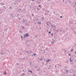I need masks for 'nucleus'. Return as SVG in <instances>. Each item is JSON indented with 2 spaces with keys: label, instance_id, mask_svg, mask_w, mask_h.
I'll list each match as a JSON object with an SVG mask.
<instances>
[{
  "label": "nucleus",
  "instance_id": "2eb2a0df",
  "mask_svg": "<svg viewBox=\"0 0 76 76\" xmlns=\"http://www.w3.org/2000/svg\"><path fill=\"white\" fill-rule=\"evenodd\" d=\"M30 66H31L32 65V64H31V63H32V62H30Z\"/></svg>",
  "mask_w": 76,
  "mask_h": 76
},
{
  "label": "nucleus",
  "instance_id": "20e7f679",
  "mask_svg": "<svg viewBox=\"0 0 76 76\" xmlns=\"http://www.w3.org/2000/svg\"><path fill=\"white\" fill-rule=\"evenodd\" d=\"M18 11L19 12H20L22 11V10L20 9H18Z\"/></svg>",
  "mask_w": 76,
  "mask_h": 76
},
{
  "label": "nucleus",
  "instance_id": "09e8293b",
  "mask_svg": "<svg viewBox=\"0 0 76 76\" xmlns=\"http://www.w3.org/2000/svg\"><path fill=\"white\" fill-rule=\"evenodd\" d=\"M7 29H6V31H7Z\"/></svg>",
  "mask_w": 76,
  "mask_h": 76
},
{
  "label": "nucleus",
  "instance_id": "c85d7f7f",
  "mask_svg": "<svg viewBox=\"0 0 76 76\" xmlns=\"http://www.w3.org/2000/svg\"><path fill=\"white\" fill-rule=\"evenodd\" d=\"M22 32V31H20V33H21Z\"/></svg>",
  "mask_w": 76,
  "mask_h": 76
},
{
  "label": "nucleus",
  "instance_id": "72a5a7b5",
  "mask_svg": "<svg viewBox=\"0 0 76 76\" xmlns=\"http://www.w3.org/2000/svg\"><path fill=\"white\" fill-rule=\"evenodd\" d=\"M35 21H34V23H35Z\"/></svg>",
  "mask_w": 76,
  "mask_h": 76
},
{
  "label": "nucleus",
  "instance_id": "c9c22d12",
  "mask_svg": "<svg viewBox=\"0 0 76 76\" xmlns=\"http://www.w3.org/2000/svg\"><path fill=\"white\" fill-rule=\"evenodd\" d=\"M55 67H57V66H56V65H55Z\"/></svg>",
  "mask_w": 76,
  "mask_h": 76
},
{
  "label": "nucleus",
  "instance_id": "8fccbe9b",
  "mask_svg": "<svg viewBox=\"0 0 76 76\" xmlns=\"http://www.w3.org/2000/svg\"><path fill=\"white\" fill-rule=\"evenodd\" d=\"M53 13H54V14H55V13L54 12Z\"/></svg>",
  "mask_w": 76,
  "mask_h": 76
},
{
  "label": "nucleus",
  "instance_id": "aec40b11",
  "mask_svg": "<svg viewBox=\"0 0 76 76\" xmlns=\"http://www.w3.org/2000/svg\"><path fill=\"white\" fill-rule=\"evenodd\" d=\"M32 16H34V14H32Z\"/></svg>",
  "mask_w": 76,
  "mask_h": 76
},
{
  "label": "nucleus",
  "instance_id": "f257e3e1",
  "mask_svg": "<svg viewBox=\"0 0 76 76\" xmlns=\"http://www.w3.org/2000/svg\"><path fill=\"white\" fill-rule=\"evenodd\" d=\"M26 21L27 22V20H25L24 19H23L21 20V22H23V23H25V22H26Z\"/></svg>",
  "mask_w": 76,
  "mask_h": 76
},
{
  "label": "nucleus",
  "instance_id": "bb28decb",
  "mask_svg": "<svg viewBox=\"0 0 76 76\" xmlns=\"http://www.w3.org/2000/svg\"><path fill=\"white\" fill-rule=\"evenodd\" d=\"M51 35H52V36H53V34H51Z\"/></svg>",
  "mask_w": 76,
  "mask_h": 76
},
{
  "label": "nucleus",
  "instance_id": "6e6d98bb",
  "mask_svg": "<svg viewBox=\"0 0 76 76\" xmlns=\"http://www.w3.org/2000/svg\"><path fill=\"white\" fill-rule=\"evenodd\" d=\"M40 29H41V28H40Z\"/></svg>",
  "mask_w": 76,
  "mask_h": 76
},
{
  "label": "nucleus",
  "instance_id": "ddd939ff",
  "mask_svg": "<svg viewBox=\"0 0 76 76\" xmlns=\"http://www.w3.org/2000/svg\"><path fill=\"white\" fill-rule=\"evenodd\" d=\"M28 72V73L29 72H31V73H32V72L31 71H29Z\"/></svg>",
  "mask_w": 76,
  "mask_h": 76
},
{
  "label": "nucleus",
  "instance_id": "c03bdc74",
  "mask_svg": "<svg viewBox=\"0 0 76 76\" xmlns=\"http://www.w3.org/2000/svg\"><path fill=\"white\" fill-rule=\"evenodd\" d=\"M48 69H50V68H48Z\"/></svg>",
  "mask_w": 76,
  "mask_h": 76
},
{
  "label": "nucleus",
  "instance_id": "4468645a",
  "mask_svg": "<svg viewBox=\"0 0 76 76\" xmlns=\"http://www.w3.org/2000/svg\"><path fill=\"white\" fill-rule=\"evenodd\" d=\"M73 61V60H70V62H72V61Z\"/></svg>",
  "mask_w": 76,
  "mask_h": 76
},
{
  "label": "nucleus",
  "instance_id": "f8f14e48",
  "mask_svg": "<svg viewBox=\"0 0 76 76\" xmlns=\"http://www.w3.org/2000/svg\"><path fill=\"white\" fill-rule=\"evenodd\" d=\"M42 58H39V60H40V61H42Z\"/></svg>",
  "mask_w": 76,
  "mask_h": 76
},
{
  "label": "nucleus",
  "instance_id": "7ed1b4c3",
  "mask_svg": "<svg viewBox=\"0 0 76 76\" xmlns=\"http://www.w3.org/2000/svg\"><path fill=\"white\" fill-rule=\"evenodd\" d=\"M28 36H29V35H28V34H26L25 35H24V38H25L26 37H28Z\"/></svg>",
  "mask_w": 76,
  "mask_h": 76
},
{
  "label": "nucleus",
  "instance_id": "e433bc0d",
  "mask_svg": "<svg viewBox=\"0 0 76 76\" xmlns=\"http://www.w3.org/2000/svg\"><path fill=\"white\" fill-rule=\"evenodd\" d=\"M75 5H76V3H75Z\"/></svg>",
  "mask_w": 76,
  "mask_h": 76
},
{
  "label": "nucleus",
  "instance_id": "4c0bfd02",
  "mask_svg": "<svg viewBox=\"0 0 76 76\" xmlns=\"http://www.w3.org/2000/svg\"><path fill=\"white\" fill-rule=\"evenodd\" d=\"M1 54H3V53H1Z\"/></svg>",
  "mask_w": 76,
  "mask_h": 76
},
{
  "label": "nucleus",
  "instance_id": "473e14b6",
  "mask_svg": "<svg viewBox=\"0 0 76 76\" xmlns=\"http://www.w3.org/2000/svg\"><path fill=\"white\" fill-rule=\"evenodd\" d=\"M60 18H62V16H61Z\"/></svg>",
  "mask_w": 76,
  "mask_h": 76
},
{
  "label": "nucleus",
  "instance_id": "1a4fd4ad",
  "mask_svg": "<svg viewBox=\"0 0 76 76\" xmlns=\"http://www.w3.org/2000/svg\"><path fill=\"white\" fill-rule=\"evenodd\" d=\"M51 61V60H48V61H47V63H48V62H49V61Z\"/></svg>",
  "mask_w": 76,
  "mask_h": 76
},
{
  "label": "nucleus",
  "instance_id": "c756f323",
  "mask_svg": "<svg viewBox=\"0 0 76 76\" xmlns=\"http://www.w3.org/2000/svg\"><path fill=\"white\" fill-rule=\"evenodd\" d=\"M69 56H70V54H69Z\"/></svg>",
  "mask_w": 76,
  "mask_h": 76
},
{
  "label": "nucleus",
  "instance_id": "2f4dec72",
  "mask_svg": "<svg viewBox=\"0 0 76 76\" xmlns=\"http://www.w3.org/2000/svg\"><path fill=\"white\" fill-rule=\"evenodd\" d=\"M31 1H34L35 0H31Z\"/></svg>",
  "mask_w": 76,
  "mask_h": 76
},
{
  "label": "nucleus",
  "instance_id": "603ef678",
  "mask_svg": "<svg viewBox=\"0 0 76 76\" xmlns=\"http://www.w3.org/2000/svg\"><path fill=\"white\" fill-rule=\"evenodd\" d=\"M46 64V65H47V64Z\"/></svg>",
  "mask_w": 76,
  "mask_h": 76
},
{
  "label": "nucleus",
  "instance_id": "de8ad7c7",
  "mask_svg": "<svg viewBox=\"0 0 76 76\" xmlns=\"http://www.w3.org/2000/svg\"><path fill=\"white\" fill-rule=\"evenodd\" d=\"M39 7H40V5H39Z\"/></svg>",
  "mask_w": 76,
  "mask_h": 76
},
{
  "label": "nucleus",
  "instance_id": "7c9ffc66",
  "mask_svg": "<svg viewBox=\"0 0 76 76\" xmlns=\"http://www.w3.org/2000/svg\"><path fill=\"white\" fill-rule=\"evenodd\" d=\"M54 28H56V26H54Z\"/></svg>",
  "mask_w": 76,
  "mask_h": 76
},
{
  "label": "nucleus",
  "instance_id": "dca6fc26",
  "mask_svg": "<svg viewBox=\"0 0 76 76\" xmlns=\"http://www.w3.org/2000/svg\"><path fill=\"white\" fill-rule=\"evenodd\" d=\"M51 43H52V44H54V42H53V41H52Z\"/></svg>",
  "mask_w": 76,
  "mask_h": 76
},
{
  "label": "nucleus",
  "instance_id": "58836bf2",
  "mask_svg": "<svg viewBox=\"0 0 76 76\" xmlns=\"http://www.w3.org/2000/svg\"><path fill=\"white\" fill-rule=\"evenodd\" d=\"M64 0H63V2H64Z\"/></svg>",
  "mask_w": 76,
  "mask_h": 76
},
{
  "label": "nucleus",
  "instance_id": "864d4df0",
  "mask_svg": "<svg viewBox=\"0 0 76 76\" xmlns=\"http://www.w3.org/2000/svg\"><path fill=\"white\" fill-rule=\"evenodd\" d=\"M73 31H74V30H73Z\"/></svg>",
  "mask_w": 76,
  "mask_h": 76
},
{
  "label": "nucleus",
  "instance_id": "79ce46f5",
  "mask_svg": "<svg viewBox=\"0 0 76 76\" xmlns=\"http://www.w3.org/2000/svg\"><path fill=\"white\" fill-rule=\"evenodd\" d=\"M17 64H19L17 63Z\"/></svg>",
  "mask_w": 76,
  "mask_h": 76
},
{
  "label": "nucleus",
  "instance_id": "9b49d317",
  "mask_svg": "<svg viewBox=\"0 0 76 76\" xmlns=\"http://www.w3.org/2000/svg\"><path fill=\"white\" fill-rule=\"evenodd\" d=\"M46 50H47L48 51V48H46L45 49Z\"/></svg>",
  "mask_w": 76,
  "mask_h": 76
},
{
  "label": "nucleus",
  "instance_id": "9d476101",
  "mask_svg": "<svg viewBox=\"0 0 76 76\" xmlns=\"http://www.w3.org/2000/svg\"><path fill=\"white\" fill-rule=\"evenodd\" d=\"M24 75H25V74H24V73H23L21 74V76H24Z\"/></svg>",
  "mask_w": 76,
  "mask_h": 76
},
{
  "label": "nucleus",
  "instance_id": "5701e85b",
  "mask_svg": "<svg viewBox=\"0 0 76 76\" xmlns=\"http://www.w3.org/2000/svg\"><path fill=\"white\" fill-rule=\"evenodd\" d=\"M9 9H12V7H9Z\"/></svg>",
  "mask_w": 76,
  "mask_h": 76
},
{
  "label": "nucleus",
  "instance_id": "4be33fe9",
  "mask_svg": "<svg viewBox=\"0 0 76 76\" xmlns=\"http://www.w3.org/2000/svg\"><path fill=\"white\" fill-rule=\"evenodd\" d=\"M71 51L72 52V51H73V50L72 49H71Z\"/></svg>",
  "mask_w": 76,
  "mask_h": 76
},
{
  "label": "nucleus",
  "instance_id": "b1692460",
  "mask_svg": "<svg viewBox=\"0 0 76 76\" xmlns=\"http://www.w3.org/2000/svg\"><path fill=\"white\" fill-rule=\"evenodd\" d=\"M69 60H72V58H69Z\"/></svg>",
  "mask_w": 76,
  "mask_h": 76
},
{
  "label": "nucleus",
  "instance_id": "f704fd0d",
  "mask_svg": "<svg viewBox=\"0 0 76 76\" xmlns=\"http://www.w3.org/2000/svg\"><path fill=\"white\" fill-rule=\"evenodd\" d=\"M75 34H76V31L75 32Z\"/></svg>",
  "mask_w": 76,
  "mask_h": 76
},
{
  "label": "nucleus",
  "instance_id": "6ab92c4d",
  "mask_svg": "<svg viewBox=\"0 0 76 76\" xmlns=\"http://www.w3.org/2000/svg\"><path fill=\"white\" fill-rule=\"evenodd\" d=\"M33 56H36V53H34Z\"/></svg>",
  "mask_w": 76,
  "mask_h": 76
},
{
  "label": "nucleus",
  "instance_id": "49530a36",
  "mask_svg": "<svg viewBox=\"0 0 76 76\" xmlns=\"http://www.w3.org/2000/svg\"><path fill=\"white\" fill-rule=\"evenodd\" d=\"M48 12H49V11H48Z\"/></svg>",
  "mask_w": 76,
  "mask_h": 76
},
{
  "label": "nucleus",
  "instance_id": "412c9836",
  "mask_svg": "<svg viewBox=\"0 0 76 76\" xmlns=\"http://www.w3.org/2000/svg\"><path fill=\"white\" fill-rule=\"evenodd\" d=\"M22 28H23V29H24V26H22Z\"/></svg>",
  "mask_w": 76,
  "mask_h": 76
},
{
  "label": "nucleus",
  "instance_id": "ea45409f",
  "mask_svg": "<svg viewBox=\"0 0 76 76\" xmlns=\"http://www.w3.org/2000/svg\"><path fill=\"white\" fill-rule=\"evenodd\" d=\"M38 71H39V69H38Z\"/></svg>",
  "mask_w": 76,
  "mask_h": 76
},
{
  "label": "nucleus",
  "instance_id": "f03ea898",
  "mask_svg": "<svg viewBox=\"0 0 76 76\" xmlns=\"http://www.w3.org/2000/svg\"><path fill=\"white\" fill-rule=\"evenodd\" d=\"M46 23L47 25H50V24H51V23H50V22L47 21L46 22Z\"/></svg>",
  "mask_w": 76,
  "mask_h": 76
},
{
  "label": "nucleus",
  "instance_id": "a19ab883",
  "mask_svg": "<svg viewBox=\"0 0 76 76\" xmlns=\"http://www.w3.org/2000/svg\"><path fill=\"white\" fill-rule=\"evenodd\" d=\"M74 76H76V75H75H75H74Z\"/></svg>",
  "mask_w": 76,
  "mask_h": 76
},
{
  "label": "nucleus",
  "instance_id": "a878e982",
  "mask_svg": "<svg viewBox=\"0 0 76 76\" xmlns=\"http://www.w3.org/2000/svg\"><path fill=\"white\" fill-rule=\"evenodd\" d=\"M50 33H51V32L50 31H49V34H50Z\"/></svg>",
  "mask_w": 76,
  "mask_h": 76
},
{
  "label": "nucleus",
  "instance_id": "423d86ee",
  "mask_svg": "<svg viewBox=\"0 0 76 76\" xmlns=\"http://www.w3.org/2000/svg\"><path fill=\"white\" fill-rule=\"evenodd\" d=\"M10 16L11 17H12V18H13V14H10Z\"/></svg>",
  "mask_w": 76,
  "mask_h": 76
},
{
  "label": "nucleus",
  "instance_id": "0eeeda50",
  "mask_svg": "<svg viewBox=\"0 0 76 76\" xmlns=\"http://www.w3.org/2000/svg\"><path fill=\"white\" fill-rule=\"evenodd\" d=\"M1 4L2 6H3V5H4V3L3 2H2L1 3Z\"/></svg>",
  "mask_w": 76,
  "mask_h": 76
},
{
  "label": "nucleus",
  "instance_id": "a211bd4d",
  "mask_svg": "<svg viewBox=\"0 0 76 76\" xmlns=\"http://www.w3.org/2000/svg\"><path fill=\"white\" fill-rule=\"evenodd\" d=\"M4 75H6V72H5L3 73Z\"/></svg>",
  "mask_w": 76,
  "mask_h": 76
},
{
  "label": "nucleus",
  "instance_id": "39448f33",
  "mask_svg": "<svg viewBox=\"0 0 76 76\" xmlns=\"http://www.w3.org/2000/svg\"><path fill=\"white\" fill-rule=\"evenodd\" d=\"M41 20L42 21H43V20H44V17H42L41 18Z\"/></svg>",
  "mask_w": 76,
  "mask_h": 76
},
{
  "label": "nucleus",
  "instance_id": "37998d69",
  "mask_svg": "<svg viewBox=\"0 0 76 76\" xmlns=\"http://www.w3.org/2000/svg\"><path fill=\"white\" fill-rule=\"evenodd\" d=\"M38 9V10H39V9Z\"/></svg>",
  "mask_w": 76,
  "mask_h": 76
},
{
  "label": "nucleus",
  "instance_id": "3c124183",
  "mask_svg": "<svg viewBox=\"0 0 76 76\" xmlns=\"http://www.w3.org/2000/svg\"><path fill=\"white\" fill-rule=\"evenodd\" d=\"M53 41H54V39H53Z\"/></svg>",
  "mask_w": 76,
  "mask_h": 76
},
{
  "label": "nucleus",
  "instance_id": "f3484780",
  "mask_svg": "<svg viewBox=\"0 0 76 76\" xmlns=\"http://www.w3.org/2000/svg\"><path fill=\"white\" fill-rule=\"evenodd\" d=\"M69 72V70H66V73H68V72Z\"/></svg>",
  "mask_w": 76,
  "mask_h": 76
},
{
  "label": "nucleus",
  "instance_id": "5fc2aeb1",
  "mask_svg": "<svg viewBox=\"0 0 76 76\" xmlns=\"http://www.w3.org/2000/svg\"><path fill=\"white\" fill-rule=\"evenodd\" d=\"M44 60V61H45V60Z\"/></svg>",
  "mask_w": 76,
  "mask_h": 76
},
{
  "label": "nucleus",
  "instance_id": "cd10ccee",
  "mask_svg": "<svg viewBox=\"0 0 76 76\" xmlns=\"http://www.w3.org/2000/svg\"><path fill=\"white\" fill-rule=\"evenodd\" d=\"M21 38H23V37L21 36Z\"/></svg>",
  "mask_w": 76,
  "mask_h": 76
},
{
  "label": "nucleus",
  "instance_id": "393cba45",
  "mask_svg": "<svg viewBox=\"0 0 76 76\" xmlns=\"http://www.w3.org/2000/svg\"><path fill=\"white\" fill-rule=\"evenodd\" d=\"M18 19H20V18H18Z\"/></svg>",
  "mask_w": 76,
  "mask_h": 76
},
{
  "label": "nucleus",
  "instance_id": "6e6552de",
  "mask_svg": "<svg viewBox=\"0 0 76 76\" xmlns=\"http://www.w3.org/2000/svg\"><path fill=\"white\" fill-rule=\"evenodd\" d=\"M38 23L39 25H40V24H41V22H38Z\"/></svg>",
  "mask_w": 76,
  "mask_h": 76
},
{
  "label": "nucleus",
  "instance_id": "a18cd8bd",
  "mask_svg": "<svg viewBox=\"0 0 76 76\" xmlns=\"http://www.w3.org/2000/svg\"><path fill=\"white\" fill-rule=\"evenodd\" d=\"M31 56H34V55H31Z\"/></svg>",
  "mask_w": 76,
  "mask_h": 76
}]
</instances>
